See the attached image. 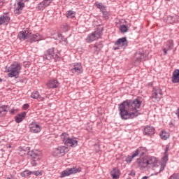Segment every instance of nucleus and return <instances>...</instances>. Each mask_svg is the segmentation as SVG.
<instances>
[{"label": "nucleus", "mask_w": 179, "mask_h": 179, "mask_svg": "<svg viewBox=\"0 0 179 179\" xmlns=\"http://www.w3.org/2000/svg\"><path fill=\"white\" fill-rule=\"evenodd\" d=\"M142 101L138 99H127L118 105V111L120 118L124 120L135 118L139 115L138 108H141Z\"/></svg>", "instance_id": "nucleus-1"}, {"label": "nucleus", "mask_w": 179, "mask_h": 179, "mask_svg": "<svg viewBox=\"0 0 179 179\" xmlns=\"http://www.w3.org/2000/svg\"><path fill=\"white\" fill-rule=\"evenodd\" d=\"M157 163V159L155 157H146L137 159V164L141 170H149L150 167L155 166Z\"/></svg>", "instance_id": "nucleus-2"}, {"label": "nucleus", "mask_w": 179, "mask_h": 179, "mask_svg": "<svg viewBox=\"0 0 179 179\" xmlns=\"http://www.w3.org/2000/svg\"><path fill=\"white\" fill-rule=\"evenodd\" d=\"M22 65L17 62H15L9 67H6V72L8 73V78H16L20 74Z\"/></svg>", "instance_id": "nucleus-3"}, {"label": "nucleus", "mask_w": 179, "mask_h": 179, "mask_svg": "<svg viewBox=\"0 0 179 179\" xmlns=\"http://www.w3.org/2000/svg\"><path fill=\"white\" fill-rule=\"evenodd\" d=\"M60 138L65 146H70V148H76L78 146V139L75 137H70L67 133H62L60 135Z\"/></svg>", "instance_id": "nucleus-4"}, {"label": "nucleus", "mask_w": 179, "mask_h": 179, "mask_svg": "<svg viewBox=\"0 0 179 179\" xmlns=\"http://www.w3.org/2000/svg\"><path fill=\"white\" fill-rule=\"evenodd\" d=\"M28 156L32 158L31 162V166L36 167V166H37V162L41 159V151L31 150L28 152Z\"/></svg>", "instance_id": "nucleus-5"}, {"label": "nucleus", "mask_w": 179, "mask_h": 179, "mask_svg": "<svg viewBox=\"0 0 179 179\" xmlns=\"http://www.w3.org/2000/svg\"><path fill=\"white\" fill-rule=\"evenodd\" d=\"M162 97H163V92L159 87H155L152 90L151 99L154 103H157V101H160L162 100Z\"/></svg>", "instance_id": "nucleus-6"}, {"label": "nucleus", "mask_w": 179, "mask_h": 179, "mask_svg": "<svg viewBox=\"0 0 179 179\" xmlns=\"http://www.w3.org/2000/svg\"><path fill=\"white\" fill-rule=\"evenodd\" d=\"M101 37V31L96 30L91 34H89L85 38L86 43H93L96 40H99Z\"/></svg>", "instance_id": "nucleus-7"}, {"label": "nucleus", "mask_w": 179, "mask_h": 179, "mask_svg": "<svg viewBox=\"0 0 179 179\" xmlns=\"http://www.w3.org/2000/svg\"><path fill=\"white\" fill-rule=\"evenodd\" d=\"M69 152V149L66 146H59L56 148L53 152V156L57 157H61V156H64L66 153Z\"/></svg>", "instance_id": "nucleus-8"}, {"label": "nucleus", "mask_w": 179, "mask_h": 179, "mask_svg": "<svg viewBox=\"0 0 179 179\" xmlns=\"http://www.w3.org/2000/svg\"><path fill=\"white\" fill-rule=\"evenodd\" d=\"M29 128L30 132L32 134H38V132H41V125L38 122L34 121L29 124Z\"/></svg>", "instance_id": "nucleus-9"}, {"label": "nucleus", "mask_w": 179, "mask_h": 179, "mask_svg": "<svg viewBox=\"0 0 179 179\" xmlns=\"http://www.w3.org/2000/svg\"><path fill=\"white\" fill-rule=\"evenodd\" d=\"M80 168L73 167L70 169H66L62 172L61 177H67L68 176H71L72 174H76V173H80Z\"/></svg>", "instance_id": "nucleus-10"}, {"label": "nucleus", "mask_w": 179, "mask_h": 179, "mask_svg": "<svg viewBox=\"0 0 179 179\" xmlns=\"http://www.w3.org/2000/svg\"><path fill=\"white\" fill-rule=\"evenodd\" d=\"M71 73H75L76 75H80L83 72L82 69V64L80 63H75L73 64V68L70 69Z\"/></svg>", "instance_id": "nucleus-11"}, {"label": "nucleus", "mask_w": 179, "mask_h": 179, "mask_svg": "<svg viewBox=\"0 0 179 179\" xmlns=\"http://www.w3.org/2000/svg\"><path fill=\"white\" fill-rule=\"evenodd\" d=\"M57 55H55V52H54V48H52L48 50L45 51L43 59H48L50 61V59H52V58H57Z\"/></svg>", "instance_id": "nucleus-12"}, {"label": "nucleus", "mask_w": 179, "mask_h": 179, "mask_svg": "<svg viewBox=\"0 0 179 179\" xmlns=\"http://www.w3.org/2000/svg\"><path fill=\"white\" fill-rule=\"evenodd\" d=\"M25 2H29V0H17V8L15 9V13L17 15H20L22 10H23V8L26 6L24 4Z\"/></svg>", "instance_id": "nucleus-13"}, {"label": "nucleus", "mask_w": 179, "mask_h": 179, "mask_svg": "<svg viewBox=\"0 0 179 179\" xmlns=\"http://www.w3.org/2000/svg\"><path fill=\"white\" fill-rule=\"evenodd\" d=\"M10 22V17L8 13H3L0 15V25L2 26L3 24H8Z\"/></svg>", "instance_id": "nucleus-14"}, {"label": "nucleus", "mask_w": 179, "mask_h": 179, "mask_svg": "<svg viewBox=\"0 0 179 179\" xmlns=\"http://www.w3.org/2000/svg\"><path fill=\"white\" fill-rule=\"evenodd\" d=\"M30 37V34H29V32L27 31H20V33L17 35V38H19V40H20V41H24L25 40H27V41H29Z\"/></svg>", "instance_id": "nucleus-15"}, {"label": "nucleus", "mask_w": 179, "mask_h": 179, "mask_svg": "<svg viewBox=\"0 0 179 179\" xmlns=\"http://www.w3.org/2000/svg\"><path fill=\"white\" fill-rule=\"evenodd\" d=\"M43 40V36L40 35V34H29V41L31 43H34L36 41H41Z\"/></svg>", "instance_id": "nucleus-16"}, {"label": "nucleus", "mask_w": 179, "mask_h": 179, "mask_svg": "<svg viewBox=\"0 0 179 179\" xmlns=\"http://www.w3.org/2000/svg\"><path fill=\"white\" fill-rule=\"evenodd\" d=\"M26 115H27V112H22V113L17 114L15 117V122L17 124H20V122H22L24 120V118H26Z\"/></svg>", "instance_id": "nucleus-17"}, {"label": "nucleus", "mask_w": 179, "mask_h": 179, "mask_svg": "<svg viewBox=\"0 0 179 179\" xmlns=\"http://www.w3.org/2000/svg\"><path fill=\"white\" fill-rule=\"evenodd\" d=\"M115 45H120V47H127L128 40L126 37L119 38L115 43Z\"/></svg>", "instance_id": "nucleus-18"}, {"label": "nucleus", "mask_w": 179, "mask_h": 179, "mask_svg": "<svg viewBox=\"0 0 179 179\" xmlns=\"http://www.w3.org/2000/svg\"><path fill=\"white\" fill-rule=\"evenodd\" d=\"M47 86L49 89H57L59 86V82L55 79L50 80L48 82Z\"/></svg>", "instance_id": "nucleus-19"}, {"label": "nucleus", "mask_w": 179, "mask_h": 179, "mask_svg": "<svg viewBox=\"0 0 179 179\" xmlns=\"http://www.w3.org/2000/svg\"><path fill=\"white\" fill-rule=\"evenodd\" d=\"M53 38H55V40H59V43L62 44V45H68V41L66 38L62 36L61 34H57V36H53Z\"/></svg>", "instance_id": "nucleus-20"}, {"label": "nucleus", "mask_w": 179, "mask_h": 179, "mask_svg": "<svg viewBox=\"0 0 179 179\" xmlns=\"http://www.w3.org/2000/svg\"><path fill=\"white\" fill-rule=\"evenodd\" d=\"M144 135H153L155 134V127L152 126H147L144 128Z\"/></svg>", "instance_id": "nucleus-21"}, {"label": "nucleus", "mask_w": 179, "mask_h": 179, "mask_svg": "<svg viewBox=\"0 0 179 179\" xmlns=\"http://www.w3.org/2000/svg\"><path fill=\"white\" fill-rule=\"evenodd\" d=\"M178 22V17L177 15H169L166 18V22L169 24H173V23H177Z\"/></svg>", "instance_id": "nucleus-22"}, {"label": "nucleus", "mask_w": 179, "mask_h": 179, "mask_svg": "<svg viewBox=\"0 0 179 179\" xmlns=\"http://www.w3.org/2000/svg\"><path fill=\"white\" fill-rule=\"evenodd\" d=\"M169 161V154H164V157H162V162L163 164L160 166V169L159 173H162L163 170H164V167H166V164Z\"/></svg>", "instance_id": "nucleus-23"}, {"label": "nucleus", "mask_w": 179, "mask_h": 179, "mask_svg": "<svg viewBox=\"0 0 179 179\" xmlns=\"http://www.w3.org/2000/svg\"><path fill=\"white\" fill-rule=\"evenodd\" d=\"M146 152H148V150H146V148L140 147L135 150L134 154L136 155V156H138V155H140V156L142 157L145 155V153H146Z\"/></svg>", "instance_id": "nucleus-24"}, {"label": "nucleus", "mask_w": 179, "mask_h": 179, "mask_svg": "<svg viewBox=\"0 0 179 179\" xmlns=\"http://www.w3.org/2000/svg\"><path fill=\"white\" fill-rule=\"evenodd\" d=\"M110 176L113 179H119L120 178V169L117 168H113L110 172Z\"/></svg>", "instance_id": "nucleus-25"}, {"label": "nucleus", "mask_w": 179, "mask_h": 179, "mask_svg": "<svg viewBox=\"0 0 179 179\" xmlns=\"http://www.w3.org/2000/svg\"><path fill=\"white\" fill-rule=\"evenodd\" d=\"M172 82L173 83H179V70H176L173 73L172 76Z\"/></svg>", "instance_id": "nucleus-26"}, {"label": "nucleus", "mask_w": 179, "mask_h": 179, "mask_svg": "<svg viewBox=\"0 0 179 179\" xmlns=\"http://www.w3.org/2000/svg\"><path fill=\"white\" fill-rule=\"evenodd\" d=\"M50 4L45 0H43L38 5V8L39 10H43V9H45Z\"/></svg>", "instance_id": "nucleus-27"}, {"label": "nucleus", "mask_w": 179, "mask_h": 179, "mask_svg": "<svg viewBox=\"0 0 179 179\" xmlns=\"http://www.w3.org/2000/svg\"><path fill=\"white\" fill-rule=\"evenodd\" d=\"M134 58L136 59V61L141 62V61L145 58V56L143 55V53L138 51L136 52Z\"/></svg>", "instance_id": "nucleus-28"}, {"label": "nucleus", "mask_w": 179, "mask_h": 179, "mask_svg": "<svg viewBox=\"0 0 179 179\" xmlns=\"http://www.w3.org/2000/svg\"><path fill=\"white\" fill-rule=\"evenodd\" d=\"M6 113H8V106H2L0 107V117L6 115Z\"/></svg>", "instance_id": "nucleus-29"}, {"label": "nucleus", "mask_w": 179, "mask_h": 179, "mask_svg": "<svg viewBox=\"0 0 179 179\" xmlns=\"http://www.w3.org/2000/svg\"><path fill=\"white\" fill-rule=\"evenodd\" d=\"M159 136L163 141H167L170 136V134L165 131H162V132L159 134Z\"/></svg>", "instance_id": "nucleus-30"}, {"label": "nucleus", "mask_w": 179, "mask_h": 179, "mask_svg": "<svg viewBox=\"0 0 179 179\" xmlns=\"http://www.w3.org/2000/svg\"><path fill=\"white\" fill-rule=\"evenodd\" d=\"M95 6L98 9H100L101 12H103V10H106V6H104V5H103V3H99L98 1H96L95 3Z\"/></svg>", "instance_id": "nucleus-31"}, {"label": "nucleus", "mask_w": 179, "mask_h": 179, "mask_svg": "<svg viewBox=\"0 0 179 179\" xmlns=\"http://www.w3.org/2000/svg\"><path fill=\"white\" fill-rule=\"evenodd\" d=\"M134 157H136V154H134L133 152L132 155L128 156L126 157L125 161L127 162V163H131V162H132V160L134 159Z\"/></svg>", "instance_id": "nucleus-32"}, {"label": "nucleus", "mask_w": 179, "mask_h": 179, "mask_svg": "<svg viewBox=\"0 0 179 179\" xmlns=\"http://www.w3.org/2000/svg\"><path fill=\"white\" fill-rule=\"evenodd\" d=\"M174 45V43H173V40H169L166 43V48L167 50H171Z\"/></svg>", "instance_id": "nucleus-33"}, {"label": "nucleus", "mask_w": 179, "mask_h": 179, "mask_svg": "<svg viewBox=\"0 0 179 179\" xmlns=\"http://www.w3.org/2000/svg\"><path fill=\"white\" fill-rule=\"evenodd\" d=\"M103 48V43L99 42V43H96L94 45V48H96V51H100V50H101Z\"/></svg>", "instance_id": "nucleus-34"}, {"label": "nucleus", "mask_w": 179, "mask_h": 179, "mask_svg": "<svg viewBox=\"0 0 179 179\" xmlns=\"http://www.w3.org/2000/svg\"><path fill=\"white\" fill-rule=\"evenodd\" d=\"M31 97L32 99H38L40 97V93L38 91H34L31 93Z\"/></svg>", "instance_id": "nucleus-35"}, {"label": "nucleus", "mask_w": 179, "mask_h": 179, "mask_svg": "<svg viewBox=\"0 0 179 179\" xmlns=\"http://www.w3.org/2000/svg\"><path fill=\"white\" fill-rule=\"evenodd\" d=\"M120 30L122 33H127V31H128V27H127L124 24H122L120 26Z\"/></svg>", "instance_id": "nucleus-36"}, {"label": "nucleus", "mask_w": 179, "mask_h": 179, "mask_svg": "<svg viewBox=\"0 0 179 179\" xmlns=\"http://www.w3.org/2000/svg\"><path fill=\"white\" fill-rule=\"evenodd\" d=\"M31 171H24L21 173L22 177H24L26 178V177H29V176H31Z\"/></svg>", "instance_id": "nucleus-37"}, {"label": "nucleus", "mask_w": 179, "mask_h": 179, "mask_svg": "<svg viewBox=\"0 0 179 179\" xmlns=\"http://www.w3.org/2000/svg\"><path fill=\"white\" fill-rule=\"evenodd\" d=\"M66 17H70L71 19L75 17V12L72 10H69L66 13Z\"/></svg>", "instance_id": "nucleus-38"}, {"label": "nucleus", "mask_w": 179, "mask_h": 179, "mask_svg": "<svg viewBox=\"0 0 179 179\" xmlns=\"http://www.w3.org/2000/svg\"><path fill=\"white\" fill-rule=\"evenodd\" d=\"M102 14H103V17H104V19L107 20L108 19L109 16H110V13H108V12L106 11V10H104L103 11H102Z\"/></svg>", "instance_id": "nucleus-39"}, {"label": "nucleus", "mask_w": 179, "mask_h": 179, "mask_svg": "<svg viewBox=\"0 0 179 179\" xmlns=\"http://www.w3.org/2000/svg\"><path fill=\"white\" fill-rule=\"evenodd\" d=\"M169 179H179V174L173 173L171 176H170Z\"/></svg>", "instance_id": "nucleus-40"}, {"label": "nucleus", "mask_w": 179, "mask_h": 179, "mask_svg": "<svg viewBox=\"0 0 179 179\" xmlns=\"http://www.w3.org/2000/svg\"><path fill=\"white\" fill-rule=\"evenodd\" d=\"M31 174H34V176H42L43 173L41 171H31Z\"/></svg>", "instance_id": "nucleus-41"}, {"label": "nucleus", "mask_w": 179, "mask_h": 179, "mask_svg": "<svg viewBox=\"0 0 179 179\" xmlns=\"http://www.w3.org/2000/svg\"><path fill=\"white\" fill-rule=\"evenodd\" d=\"M129 176H130L131 177H135V176H136V173L135 171H131L129 173Z\"/></svg>", "instance_id": "nucleus-42"}, {"label": "nucleus", "mask_w": 179, "mask_h": 179, "mask_svg": "<svg viewBox=\"0 0 179 179\" xmlns=\"http://www.w3.org/2000/svg\"><path fill=\"white\" fill-rule=\"evenodd\" d=\"M29 105L28 103H25L22 106V108L23 110H27V108H29Z\"/></svg>", "instance_id": "nucleus-43"}, {"label": "nucleus", "mask_w": 179, "mask_h": 179, "mask_svg": "<svg viewBox=\"0 0 179 179\" xmlns=\"http://www.w3.org/2000/svg\"><path fill=\"white\" fill-rule=\"evenodd\" d=\"M24 152H27V155H29V150H30V147H27L25 148H23Z\"/></svg>", "instance_id": "nucleus-44"}, {"label": "nucleus", "mask_w": 179, "mask_h": 179, "mask_svg": "<svg viewBox=\"0 0 179 179\" xmlns=\"http://www.w3.org/2000/svg\"><path fill=\"white\" fill-rule=\"evenodd\" d=\"M167 51H169V50L167 49V48L163 49V52H164V55H167Z\"/></svg>", "instance_id": "nucleus-45"}, {"label": "nucleus", "mask_w": 179, "mask_h": 179, "mask_svg": "<svg viewBox=\"0 0 179 179\" xmlns=\"http://www.w3.org/2000/svg\"><path fill=\"white\" fill-rule=\"evenodd\" d=\"M168 152H169V147H166V148H165V151H164V155H168V154H167Z\"/></svg>", "instance_id": "nucleus-46"}, {"label": "nucleus", "mask_w": 179, "mask_h": 179, "mask_svg": "<svg viewBox=\"0 0 179 179\" xmlns=\"http://www.w3.org/2000/svg\"><path fill=\"white\" fill-rule=\"evenodd\" d=\"M46 2L50 5L52 2V0H45Z\"/></svg>", "instance_id": "nucleus-47"}, {"label": "nucleus", "mask_w": 179, "mask_h": 179, "mask_svg": "<svg viewBox=\"0 0 179 179\" xmlns=\"http://www.w3.org/2000/svg\"><path fill=\"white\" fill-rule=\"evenodd\" d=\"M3 5V1L0 0V8Z\"/></svg>", "instance_id": "nucleus-48"}, {"label": "nucleus", "mask_w": 179, "mask_h": 179, "mask_svg": "<svg viewBox=\"0 0 179 179\" xmlns=\"http://www.w3.org/2000/svg\"><path fill=\"white\" fill-rule=\"evenodd\" d=\"M2 82H5V79L0 78V84L2 83Z\"/></svg>", "instance_id": "nucleus-49"}, {"label": "nucleus", "mask_w": 179, "mask_h": 179, "mask_svg": "<svg viewBox=\"0 0 179 179\" xmlns=\"http://www.w3.org/2000/svg\"><path fill=\"white\" fill-rule=\"evenodd\" d=\"M177 115H178V118L179 120V108H178L177 113H176Z\"/></svg>", "instance_id": "nucleus-50"}, {"label": "nucleus", "mask_w": 179, "mask_h": 179, "mask_svg": "<svg viewBox=\"0 0 179 179\" xmlns=\"http://www.w3.org/2000/svg\"><path fill=\"white\" fill-rule=\"evenodd\" d=\"M149 177L148 176H143L141 179H148Z\"/></svg>", "instance_id": "nucleus-51"}, {"label": "nucleus", "mask_w": 179, "mask_h": 179, "mask_svg": "<svg viewBox=\"0 0 179 179\" xmlns=\"http://www.w3.org/2000/svg\"><path fill=\"white\" fill-rule=\"evenodd\" d=\"M153 85V83H150L149 84H148V86H152Z\"/></svg>", "instance_id": "nucleus-52"}, {"label": "nucleus", "mask_w": 179, "mask_h": 179, "mask_svg": "<svg viewBox=\"0 0 179 179\" xmlns=\"http://www.w3.org/2000/svg\"><path fill=\"white\" fill-rule=\"evenodd\" d=\"M158 173H154L155 176H157Z\"/></svg>", "instance_id": "nucleus-53"}, {"label": "nucleus", "mask_w": 179, "mask_h": 179, "mask_svg": "<svg viewBox=\"0 0 179 179\" xmlns=\"http://www.w3.org/2000/svg\"><path fill=\"white\" fill-rule=\"evenodd\" d=\"M114 50H118V48H114Z\"/></svg>", "instance_id": "nucleus-54"}, {"label": "nucleus", "mask_w": 179, "mask_h": 179, "mask_svg": "<svg viewBox=\"0 0 179 179\" xmlns=\"http://www.w3.org/2000/svg\"><path fill=\"white\" fill-rule=\"evenodd\" d=\"M166 1H171V0H166Z\"/></svg>", "instance_id": "nucleus-55"}]
</instances>
